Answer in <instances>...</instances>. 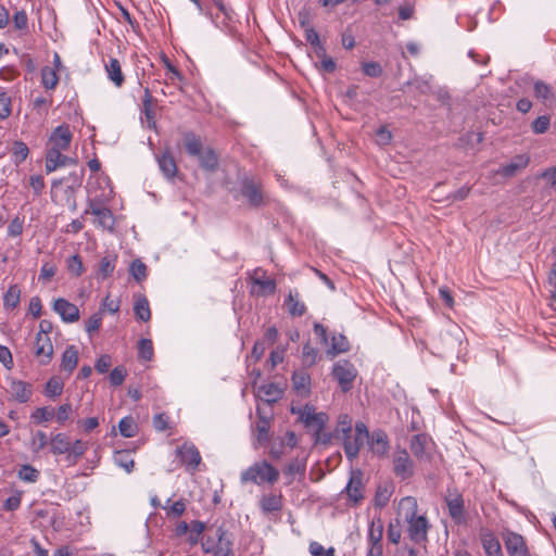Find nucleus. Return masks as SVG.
<instances>
[{"label": "nucleus", "mask_w": 556, "mask_h": 556, "mask_svg": "<svg viewBox=\"0 0 556 556\" xmlns=\"http://www.w3.org/2000/svg\"><path fill=\"white\" fill-rule=\"evenodd\" d=\"M417 501L407 496L401 500L397 515L408 523V534L415 543L427 540L428 521L424 516H417Z\"/></svg>", "instance_id": "f257e3e1"}, {"label": "nucleus", "mask_w": 556, "mask_h": 556, "mask_svg": "<svg viewBox=\"0 0 556 556\" xmlns=\"http://www.w3.org/2000/svg\"><path fill=\"white\" fill-rule=\"evenodd\" d=\"M279 478V471L267 462L255 463L241 473V482H254L261 484L268 482L274 484Z\"/></svg>", "instance_id": "f03ea898"}, {"label": "nucleus", "mask_w": 556, "mask_h": 556, "mask_svg": "<svg viewBox=\"0 0 556 556\" xmlns=\"http://www.w3.org/2000/svg\"><path fill=\"white\" fill-rule=\"evenodd\" d=\"M463 338L464 332L456 324H447L438 332V338L433 337L438 341L435 349L439 352L455 350L462 343Z\"/></svg>", "instance_id": "7ed1b4c3"}, {"label": "nucleus", "mask_w": 556, "mask_h": 556, "mask_svg": "<svg viewBox=\"0 0 556 556\" xmlns=\"http://www.w3.org/2000/svg\"><path fill=\"white\" fill-rule=\"evenodd\" d=\"M332 374L338 380L341 390L348 392L352 389V383L356 378L357 371L348 361H340L333 366Z\"/></svg>", "instance_id": "20e7f679"}, {"label": "nucleus", "mask_w": 556, "mask_h": 556, "mask_svg": "<svg viewBox=\"0 0 556 556\" xmlns=\"http://www.w3.org/2000/svg\"><path fill=\"white\" fill-rule=\"evenodd\" d=\"M394 473L403 480L414 475V463L405 450L397 451L393 457Z\"/></svg>", "instance_id": "39448f33"}, {"label": "nucleus", "mask_w": 556, "mask_h": 556, "mask_svg": "<svg viewBox=\"0 0 556 556\" xmlns=\"http://www.w3.org/2000/svg\"><path fill=\"white\" fill-rule=\"evenodd\" d=\"M328 416L325 413H316L314 406L306 404V410L302 415V422L306 428L313 430L315 434L323 431Z\"/></svg>", "instance_id": "423d86ee"}, {"label": "nucleus", "mask_w": 556, "mask_h": 556, "mask_svg": "<svg viewBox=\"0 0 556 556\" xmlns=\"http://www.w3.org/2000/svg\"><path fill=\"white\" fill-rule=\"evenodd\" d=\"M72 141V132L68 126L61 125L51 134L47 150L63 151L66 150Z\"/></svg>", "instance_id": "0eeeda50"}, {"label": "nucleus", "mask_w": 556, "mask_h": 556, "mask_svg": "<svg viewBox=\"0 0 556 556\" xmlns=\"http://www.w3.org/2000/svg\"><path fill=\"white\" fill-rule=\"evenodd\" d=\"M256 415L258 419L255 425V438L258 444H263L269 439L271 413L266 412L262 406H257Z\"/></svg>", "instance_id": "6e6552de"}, {"label": "nucleus", "mask_w": 556, "mask_h": 556, "mask_svg": "<svg viewBox=\"0 0 556 556\" xmlns=\"http://www.w3.org/2000/svg\"><path fill=\"white\" fill-rule=\"evenodd\" d=\"M504 544L508 556H529L523 538L515 532L504 534Z\"/></svg>", "instance_id": "1a4fd4ad"}, {"label": "nucleus", "mask_w": 556, "mask_h": 556, "mask_svg": "<svg viewBox=\"0 0 556 556\" xmlns=\"http://www.w3.org/2000/svg\"><path fill=\"white\" fill-rule=\"evenodd\" d=\"M241 192L251 205L258 206L263 203L264 195L261 185L254 179L244 178L242 180Z\"/></svg>", "instance_id": "9d476101"}, {"label": "nucleus", "mask_w": 556, "mask_h": 556, "mask_svg": "<svg viewBox=\"0 0 556 556\" xmlns=\"http://www.w3.org/2000/svg\"><path fill=\"white\" fill-rule=\"evenodd\" d=\"M62 151L56 150H47L46 152V172L52 173L59 167H64L68 165H75L76 160L70 156H66L61 153Z\"/></svg>", "instance_id": "9b49d317"}, {"label": "nucleus", "mask_w": 556, "mask_h": 556, "mask_svg": "<svg viewBox=\"0 0 556 556\" xmlns=\"http://www.w3.org/2000/svg\"><path fill=\"white\" fill-rule=\"evenodd\" d=\"M35 355L40 364L47 365L50 363L53 356V345L49 336H36Z\"/></svg>", "instance_id": "f8f14e48"}, {"label": "nucleus", "mask_w": 556, "mask_h": 556, "mask_svg": "<svg viewBox=\"0 0 556 556\" xmlns=\"http://www.w3.org/2000/svg\"><path fill=\"white\" fill-rule=\"evenodd\" d=\"M446 506L448 508V514L455 523L462 525L466 521L465 510H464V500L460 494L454 493L450 494L445 498Z\"/></svg>", "instance_id": "ddd939ff"}, {"label": "nucleus", "mask_w": 556, "mask_h": 556, "mask_svg": "<svg viewBox=\"0 0 556 556\" xmlns=\"http://www.w3.org/2000/svg\"><path fill=\"white\" fill-rule=\"evenodd\" d=\"M177 456L180 458V462L187 465L191 470H194L201 462L198 448L189 443H184L177 448Z\"/></svg>", "instance_id": "4468645a"}, {"label": "nucleus", "mask_w": 556, "mask_h": 556, "mask_svg": "<svg viewBox=\"0 0 556 556\" xmlns=\"http://www.w3.org/2000/svg\"><path fill=\"white\" fill-rule=\"evenodd\" d=\"M53 309L66 323H74L79 319L78 307L65 299H58L54 301Z\"/></svg>", "instance_id": "2eb2a0df"}, {"label": "nucleus", "mask_w": 556, "mask_h": 556, "mask_svg": "<svg viewBox=\"0 0 556 556\" xmlns=\"http://www.w3.org/2000/svg\"><path fill=\"white\" fill-rule=\"evenodd\" d=\"M345 491L349 498L354 503H358L363 498V473L361 470L351 471Z\"/></svg>", "instance_id": "dca6fc26"}, {"label": "nucleus", "mask_w": 556, "mask_h": 556, "mask_svg": "<svg viewBox=\"0 0 556 556\" xmlns=\"http://www.w3.org/2000/svg\"><path fill=\"white\" fill-rule=\"evenodd\" d=\"M371 452L378 456L387 455L389 451L388 435L384 431L378 429L372 431L369 440H367Z\"/></svg>", "instance_id": "f3484780"}, {"label": "nucleus", "mask_w": 556, "mask_h": 556, "mask_svg": "<svg viewBox=\"0 0 556 556\" xmlns=\"http://www.w3.org/2000/svg\"><path fill=\"white\" fill-rule=\"evenodd\" d=\"M8 391L13 400L20 403H26L31 395V386L22 380H11Z\"/></svg>", "instance_id": "a211bd4d"}, {"label": "nucleus", "mask_w": 556, "mask_h": 556, "mask_svg": "<svg viewBox=\"0 0 556 556\" xmlns=\"http://www.w3.org/2000/svg\"><path fill=\"white\" fill-rule=\"evenodd\" d=\"M341 439L343 440L345 455L350 460H353L357 457L362 446L364 445V442L366 441L355 433L352 434V432L341 437Z\"/></svg>", "instance_id": "6ab92c4d"}, {"label": "nucleus", "mask_w": 556, "mask_h": 556, "mask_svg": "<svg viewBox=\"0 0 556 556\" xmlns=\"http://www.w3.org/2000/svg\"><path fill=\"white\" fill-rule=\"evenodd\" d=\"M217 545L214 556H233L232 541L223 528L216 530Z\"/></svg>", "instance_id": "aec40b11"}, {"label": "nucleus", "mask_w": 556, "mask_h": 556, "mask_svg": "<svg viewBox=\"0 0 556 556\" xmlns=\"http://www.w3.org/2000/svg\"><path fill=\"white\" fill-rule=\"evenodd\" d=\"M257 394L268 405L276 403L282 396V390L275 383L258 387Z\"/></svg>", "instance_id": "412c9836"}, {"label": "nucleus", "mask_w": 556, "mask_h": 556, "mask_svg": "<svg viewBox=\"0 0 556 556\" xmlns=\"http://www.w3.org/2000/svg\"><path fill=\"white\" fill-rule=\"evenodd\" d=\"M309 382L311 378L304 370L294 371L292 375L293 389L302 397L309 394Z\"/></svg>", "instance_id": "4be33fe9"}, {"label": "nucleus", "mask_w": 556, "mask_h": 556, "mask_svg": "<svg viewBox=\"0 0 556 556\" xmlns=\"http://www.w3.org/2000/svg\"><path fill=\"white\" fill-rule=\"evenodd\" d=\"M529 164V157L517 155L510 163L502 166L500 173L505 177H513Z\"/></svg>", "instance_id": "5701e85b"}, {"label": "nucleus", "mask_w": 556, "mask_h": 556, "mask_svg": "<svg viewBox=\"0 0 556 556\" xmlns=\"http://www.w3.org/2000/svg\"><path fill=\"white\" fill-rule=\"evenodd\" d=\"M71 448L70 438L65 433H56L50 439V451L54 455L65 454Z\"/></svg>", "instance_id": "b1692460"}, {"label": "nucleus", "mask_w": 556, "mask_h": 556, "mask_svg": "<svg viewBox=\"0 0 556 556\" xmlns=\"http://www.w3.org/2000/svg\"><path fill=\"white\" fill-rule=\"evenodd\" d=\"M105 71L110 80L113 81L116 87H121L124 84L125 78L117 59L111 58L105 64Z\"/></svg>", "instance_id": "393cba45"}, {"label": "nucleus", "mask_w": 556, "mask_h": 556, "mask_svg": "<svg viewBox=\"0 0 556 556\" xmlns=\"http://www.w3.org/2000/svg\"><path fill=\"white\" fill-rule=\"evenodd\" d=\"M383 522L380 518L374 519L369 525V546H382Z\"/></svg>", "instance_id": "a878e982"}, {"label": "nucleus", "mask_w": 556, "mask_h": 556, "mask_svg": "<svg viewBox=\"0 0 556 556\" xmlns=\"http://www.w3.org/2000/svg\"><path fill=\"white\" fill-rule=\"evenodd\" d=\"M159 166L167 178H173L177 173V165L174 156L169 152L163 153L157 157Z\"/></svg>", "instance_id": "bb28decb"}, {"label": "nucleus", "mask_w": 556, "mask_h": 556, "mask_svg": "<svg viewBox=\"0 0 556 556\" xmlns=\"http://www.w3.org/2000/svg\"><path fill=\"white\" fill-rule=\"evenodd\" d=\"M152 105H153V97H152L149 88H146L144 96L142 99V112L146 116L148 127L154 129L156 127V123L154 119V111H153Z\"/></svg>", "instance_id": "cd10ccee"}, {"label": "nucleus", "mask_w": 556, "mask_h": 556, "mask_svg": "<svg viewBox=\"0 0 556 556\" xmlns=\"http://www.w3.org/2000/svg\"><path fill=\"white\" fill-rule=\"evenodd\" d=\"M184 144L187 152L192 156L198 157L203 152L202 141L193 132H186L184 135Z\"/></svg>", "instance_id": "c85d7f7f"}, {"label": "nucleus", "mask_w": 556, "mask_h": 556, "mask_svg": "<svg viewBox=\"0 0 556 556\" xmlns=\"http://www.w3.org/2000/svg\"><path fill=\"white\" fill-rule=\"evenodd\" d=\"M78 363V351L74 345H70L66 348L62 355L61 367L63 370L67 372H72Z\"/></svg>", "instance_id": "c756f323"}, {"label": "nucleus", "mask_w": 556, "mask_h": 556, "mask_svg": "<svg viewBox=\"0 0 556 556\" xmlns=\"http://www.w3.org/2000/svg\"><path fill=\"white\" fill-rule=\"evenodd\" d=\"M203 169L214 172L218 166V159L213 149L207 148L198 156Z\"/></svg>", "instance_id": "7c9ffc66"}, {"label": "nucleus", "mask_w": 556, "mask_h": 556, "mask_svg": "<svg viewBox=\"0 0 556 556\" xmlns=\"http://www.w3.org/2000/svg\"><path fill=\"white\" fill-rule=\"evenodd\" d=\"M482 546L486 556H503L501 544L493 534L482 536Z\"/></svg>", "instance_id": "2f4dec72"}, {"label": "nucleus", "mask_w": 556, "mask_h": 556, "mask_svg": "<svg viewBox=\"0 0 556 556\" xmlns=\"http://www.w3.org/2000/svg\"><path fill=\"white\" fill-rule=\"evenodd\" d=\"M91 213L98 217L99 225L103 228H112L113 217L109 208L103 206H92Z\"/></svg>", "instance_id": "473e14b6"}, {"label": "nucleus", "mask_w": 556, "mask_h": 556, "mask_svg": "<svg viewBox=\"0 0 556 556\" xmlns=\"http://www.w3.org/2000/svg\"><path fill=\"white\" fill-rule=\"evenodd\" d=\"M134 311L136 317L142 321H148L151 318L149 302L144 296H139L136 300Z\"/></svg>", "instance_id": "72a5a7b5"}, {"label": "nucleus", "mask_w": 556, "mask_h": 556, "mask_svg": "<svg viewBox=\"0 0 556 556\" xmlns=\"http://www.w3.org/2000/svg\"><path fill=\"white\" fill-rule=\"evenodd\" d=\"M21 300V290L18 286H11L3 296V305L5 308H15Z\"/></svg>", "instance_id": "f704fd0d"}, {"label": "nucleus", "mask_w": 556, "mask_h": 556, "mask_svg": "<svg viewBox=\"0 0 556 556\" xmlns=\"http://www.w3.org/2000/svg\"><path fill=\"white\" fill-rule=\"evenodd\" d=\"M281 497L275 494L263 496L261 507L265 513H274L281 509Z\"/></svg>", "instance_id": "c9c22d12"}, {"label": "nucleus", "mask_w": 556, "mask_h": 556, "mask_svg": "<svg viewBox=\"0 0 556 556\" xmlns=\"http://www.w3.org/2000/svg\"><path fill=\"white\" fill-rule=\"evenodd\" d=\"M119 432L125 438H132L137 434L138 426L132 417H124L118 424Z\"/></svg>", "instance_id": "e433bc0d"}, {"label": "nucleus", "mask_w": 556, "mask_h": 556, "mask_svg": "<svg viewBox=\"0 0 556 556\" xmlns=\"http://www.w3.org/2000/svg\"><path fill=\"white\" fill-rule=\"evenodd\" d=\"M114 462L119 467L124 468L128 473L132 471L135 462L130 457L128 451H117L114 456Z\"/></svg>", "instance_id": "4c0bfd02"}, {"label": "nucleus", "mask_w": 556, "mask_h": 556, "mask_svg": "<svg viewBox=\"0 0 556 556\" xmlns=\"http://www.w3.org/2000/svg\"><path fill=\"white\" fill-rule=\"evenodd\" d=\"M55 415V412L52 407H48V406H45V407H39V408H36L30 418L36 422V424H43V422H48L50 421Z\"/></svg>", "instance_id": "58836bf2"}, {"label": "nucleus", "mask_w": 556, "mask_h": 556, "mask_svg": "<svg viewBox=\"0 0 556 556\" xmlns=\"http://www.w3.org/2000/svg\"><path fill=\"white\" fill-rule=\"evenodd\" d=\"M115 260L116 257H109V256H104L101 258L100 263H99V268H98V277L102 278V279H105L108 277H110L115 268Z\"/></svg>", "instance_id": "ea45409f"}, {"label": "nucleus", "mask_w": 556, "mask_h": 556, "mask_svg": "<svg viewBox=\"0 0 556 556\" xmlns=\"http://www.w3.org/2000/svg\"><path fill=\"white\" fill-rule=\"evenodd\" d=\"M427 444V437L424 434H415L410 439V451L416 457H422L425 454V446Z\"/></svg>", "instance_id": "a19ab883"}, {"label": "nucleus", "mask_w": 556, "mask_h": 556, "mask_svg": "<svg viewBox=\"0 0 556 556\" xmlns=\"http://www.w3.org/2000/svg\"><path fill=\"white\" fill-rule=\"evenodd\" d=\"M63 388L62 380L58 377H52L48 380L45 392L49 397H56L62 394Z\"/></svg>", "instance_id": "79ce46f5"}, {"label": "nucleus", "mask_w": 556, "mask_h": 556, "mask_svg": "<svg viewBox=\"0 0 556 556\" xmlns=\"http://www.w3.org/2000/svg\"><path fill=\"white\" fill-rule=\"evenodd\" d=\"M59 78L54 70L45 66L41 70V83L47 89H54L58 85Z\"/></svg>", "instance_id": "37998d69"}, {"label": "nucleus", "mask_w": 556, "mask_h": 556, "mask_svg": "<svg viewBox=\"0 0 556 556\" xmlns=\"http://www.w3.org/2000/svg\"><path fill=\"white\" fill-rule=\"evenodd\" d=\"M28 147L23 141H15L12 146L13 162L18 165L26 160Z\"/></svg>", "instance_id": "c03bdc74"}, {"label": "nucleus", "mask_w": 556, "mask_h": 556, "mask_svg": "<svg viewBox=\"0 0 556 556\" xmlns=\"http://www.w3.org/2000/svg\"><path fill=\"white\" fill-rule=\"evenodd\" d=\"M258 270H255V275L252 277L254 285L260 286L263 294H273L276 291V282L273 279H263L256 276Z\"/></svg>", "instance_id": "a18cd8bd"}, {"label": "nucleus", "mask_w": 556, "mask_h": 556, "mask_svg": "<svg viewBox=\"0 0 556 556\" xmlns=\"http://www.w3.org/2000/svg\"><path fill=\"white\" fill-rule=\"evenodd\" d=\"M130 275L135 278L136 281L141 282L147 277V266L140 260H135L131 262L129 267Z\"/></svg>", "instance_id": "49530a36"}, {"label": "nucleus", "mask_w": 556, "mask_h": 556, "mask_svg": "<svg viewBox=\"0 0 556 556\" xmlns=\"http://www.w3.org/2000/svg\"><path fill=\"white\" fill-rule=\"evenodd\" d=\"M349 350L348 339L343 334H338L332 337L331 348L328 353L332 355H337L339 353L346 352Z\"/></svg>", "instance_id": "de8ad7c7"}, {"label": "nucleus", "mask_w": 556, "mask_h": 556, "mask_svg": "<svg viewBox=\"0 0 556 556\" xmlns=\"http://www.w3.org/2000/svg\"><path fill=\"white\" fill-rule=\"evenodd\" d=\"M18 478L22 481L34 483L39 478V471L30 465H23L18 470Z\"/></svg>", "instance_id": "09e8293b"}, {"label": "nucleus", "mask_w": 556, "mask_h": 556, "mask_svg": "<svg viewBox=\"0 0 556 556\" xmlns=\"http://www.w3.org/2000/svg\"><path fill=\"white\" fill-rule=\"evenodd\" d=\"M288 311L292 316H302L305 313V305L301 303L292 292L287 299Z\"/></svg>", "instance_id": "8fccbe9b"}, {"label": "nucleus", "mask_w": 556, "mask_h": 556, "mask_svg": "<svg viewBox=\"0 0 556 556\" xmlns=\"http://www.w3.org/2000/svg\"><path fill=\"white\" fill-rule=\"evenodd\" d=\"M48 437L43 431H37L31 435L30 447L34 453L43 450L48 444Z\"/></svg>", "instance_id": "3c124183"}, {"label": "nucleus", "mask_w": 556, "mask_h": 556, "mask_svg": "<svg viewBox=\"0 0 556 556\" xmlns=\"http://www.w3.org/2000/svg\"><path fill=\"white\" fill-rule=\"evenodd\" d=\"M534 94L538 99L545 102L551 101L554 98L551 87L543 81H536L534 84Z\"/></svg>", "instance_id": "603ef678"}, {"label": "nucleus", "mask_w": 556, "mask_h": 556, "mask_svg": "<svg viewBox=\"0 0 556 556\" xmlns=\"http://www.w3.org/2000/svg\"><path fill=\"white\" fill-rule=\"evenodd\" d=\"M139 357L150 361L153 356V345L150 339H141L138 345Z\"/></svg>", "instance_id": "864d4df0"}, {"label": "nucleus", "mask_w": 556, "mask_h": 556, "mask_svg": "<svg viewBox=\"0 0 556 556\" xmlns=\"http://www.w3.org/2000/svg\"><path fill=\"white\" fill-rule=\"evenodd\" d=\"M336 431L341 437L350 434L352 432V418L346 414L340 415Z\"/></svg>", "instance_id": "5fc2aeb1"}, {"label": "nucleus", "mask_w": 556, "mask_h": 556, "mask_svg": "<svg viewBox=\"0 0 556 556\" xmlns=\"http://www.w3.org/2000/svg\"><path fill=\"white\" fill-rule=\"evenodd\" d=\"M390 496L391 491L389 488L379 485L375 495V505L380 508L384 507L388 504Z\"/></svg>", "instance_id": "6e6d98bb"}, {"label": "nucleus", "mask_w": 556, "mask_h": 556, "mask_svg": "<svg viewBox=\"0 0 556 556\" xmlns=\"http://www.w3.org/2000/svg\"><path fill=\"white\" fill-rule=\"evenodd\" d=\"M205 530V523L199 520L192 521L190 525V538L189 541L192 545L200 541V535Z\"/></svg>", "instance_id": "4d7b16f0"}, {"label": "nucleus", "mask_w": 556, "mask_h": 556, "mask_svg": "<svg viewBox=\"0 0 556 556\" xmlns=\"http://www.w3.org/2000/svg\"><path fill=\"white\" fill-rule=\"evenodd\" d=\"M68 270L76 277L84 273V265L79 255H73L67 260Z\"/></svg>", "instance_id": "13d9d810"}, {"label": "nucleus", "mask_w": 556, "mask_h": 556, "mask_svg": "<svg viewBox=\"0 0 556 556\" xmlns=\"http://www.w3.org/2000/svg\"><path fill=\"white\" fill-rule=\"evenodd\" d=\"M87 450V443L81 440H76L73 444L71 443V448L67 452L68 453V459L71 457H74L76 460L77 458L81 457Z\"/></svg>", "instance_id": "bf43d9fd"}, {"label": "nucleus", "mask_w": 556, "mask_h": 556, "mask_svg": "<svg viewBox=\"0 0 556 556\" xmlns=\"http://www.w3.org/2000/svg\"><path fill=\"white\" fill-rule=\"evenodd\" d=\"M309 553L312 556H334V548L325 549L318 542H312L309 544Z\"/></svg>", "instance_id": "052dcab7"}, {"label": "nucleus", "mask_w": 556, "mask_h": 556, "mask_svg": "<svg viewBox=\"0 0 556 556\" xmlns=\"http://www.w3.org/2000/svg\"><path fill=\"white\" fill-rule=\"evenodd\" d=\"M127 371L124 367H115L110 374V382L112 386L117 387L121 386L125 378Z\"/></svg>", "instance_id": "680f3d73"}, {"label": "nucleus", "mask_w": 556, "mask_h": 556, "mask_svg": "<svg viewBox=\"0 0 556 556\" xmlns=\"http://www.w3.org/2000/svg\"><path fill=\"white\" fill-rule=\"evenodd\" d=\"M303 363L306 366H313L316 363L317 351L311 346L308 343L303 346Z\"/></svg>", "instance_id": "e2e57ef3"}, {"label": "nucleus", "mask_w": 556, "mask_h": 556, "mask_svg": "<svg viewBox=\"0 0 556 556\" xmlns=\"http://www.w3.org/2000/svg\"><path fill=\"white\" fill-rule=\"evenodd\" d=\"M549 127V117L546 115L539 116L532 123V129L535 134H544Z\"/></svg>", "instance_id": "0e129e2a"}, {"label": "nucleus", "mask_w": 556, "mask_h": 556, "mask_svg": "<svg viewBox=\"0 0 556 556\" xmlns=\"http://www.w3.org/2000/svg\"><path fill=\"white\" fill-rule=\"evenodd\" d=\"M363 72L369 77H379L382 74V67L377 62L363 63Z\"/></svg>", "instance_id": "69168bd1"}, {"label": "nucleus", "mask_w": 556, "mask_h": 556, "mask_svg": "<svg viewBox=\"0 0 556 556\" xmlns=\"http://www.w3.org/2000/svg\"><path fill=\"white\" fill-rule=\"evenodd\" d=\"M72 412H73V408L70 403H65V404L61 405L58 408L56 414L54 415L56 417V421L59 424L65 422L70 418Z\"/></svg>", "instance_id": "338daca9"}, {"label": "nucleus", "mask_w": 556, "mask_h": 556, "mask_svg": "<svg viewBox=\"0 0 556 556\" xmlns=\"http://www.w3.org/2000/svg\"><path fill=\"white\" fill-rule=\"evenodd\" d=\"M541 177L547 181L551 188L556 189V165L544 170Z\"/></svg>", "instance_id": "774afa93"}]
</instances>
